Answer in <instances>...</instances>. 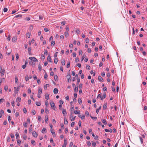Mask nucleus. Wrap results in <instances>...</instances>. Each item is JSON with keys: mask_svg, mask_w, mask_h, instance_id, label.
Returning a JSON list of instances; mask_svg holds the SVG:
<instances>
[{"mask_svg": "<svg viewBox=\"0 0 147 147\" xmlns=\"http://www.w3.org/2000/svg\"><path fill=\"white\" fill-rule=\"evenodd\" d=\"M74 107H72L71 108L70 113V115L69 119L71 121H72L74 120L75 118L76 117V116H75L74 117H73V111H74Z\"/></svg>", "mask_w": 147, "mask_h": 147, "instance_id": "1", "label": "nucleus"}, {"mask_svg": "<svg viewBox=\"0 0 147 147\" xmlns=\"http://www.w3.org/2000/svg\"><path fill=\"white\" fill-rule=\"evenodd\" d=\"M66 77L67 78V81L69 82V79H71V76L70 75V71H69L67 72V75L66 76Z\"/></svg>", "mask_w": 147, "mask_h": 147, "instance_id": "2", "label": "nucleus"}, {"mask_svg": "<svg viewBox=\"0 0 147 147\" xmlns=\"http://www.w3.org/2000/svg\"><path fill=\"white\" fill-rule=\"evenodd\" d=\"M42 92V89L41 88H39L38 89V97L39 98L41 97L40 95Z\"/></svg>", "mask_w": 147, "mask_h": 147, "instance_id": "3", "label": "nucleus"}, {"mask_svg": "<svg viewBox=\"0 0 147 147\" xmlns=\"http://www.w3.org/2000/svg\"><path fill=\"white\" fill-rule=\"evenodd\" d=\"M29 59L31 60V61H32L33 62H34L35 63L36 62L38 61V60L36 59V58L34 57H30L29 58Z\"/></svg>", "mask_w": 147, "mask_h": 147, "instance_id": "4", "label": "nucleus"}, {"mask_svg": "<svg viewBox=\"0 0 147 147\" xmlns=\"http://www.w3.org/2000/svg\"><path fill=\"white\" fill-rule=\"evenodd\" d=\"M50 104L51 107L53 109L55 110V106L54 103L53 102H51Z\"/></svg>", "mask_w": 147, "mask_h": 147, "instance_id": "5", "label": "nucleus"}, {"mask_svg": "<svg viewBox=\"0 0 147 147\" xmlns=\"http://www.w3.org/2000/svg\"><path fill=\"white\" fill-rule=\"evenodd\" d=\"M19 86L17 88H16V87H14V88L15 90V94H17L18 93V91L19 90L20 88Z\"/></svg>", "mask_w": 147, "mask_h": 147, "instance_id": "6", "label": "nucleus"}, {"mask_svg": "<svg viewBox=\"0 0 147 147\" xmlns=\"http://www.w3.org/2000/svg\"><path fill=\"white\" fill-rule=\"evenodd\" d=\"M17 40V38L16 36H13L12 39V41L13 42H15Z\"/></svg>", "mask_w": 147, "mask_h": 147, "instance_id": "7", "label": "nucleus"}, {"mask_svg": "<svg viewBox=\"0 0 147 147\" xmlns=\"http://www.w3.org/2000/svg\"><path fill=\"white\" fill-rule=\"evenodd\" d=\"M33 136L35 138H36L37 137L38 134L36 133L35 131H34L32 133Z\"/></svg>", "mask_w": 147, "mask_h": 147, "instance_id": "8", "label": "nucleus"}, {"mask_svg": "<svg viewBox=\"0 0 147 147\" xmlns=\"http://www.w3.org/2000/svg\"><path fill=\"white\" fill-rule=\"evenodd\" d=\"M62 113L64 116H65L67 114V112L65 109H63L62 110Z\"/></svg>", "mask_w": 147, "mask_h": 147, "instance_id": "9", "label": "nucleus"}, {"mask_svg": "<svg viewBox=\"0 0 147 147\" xmlns=\"http://www.w3.org/2000/svg\"><path fill=\"white\" fill-rule=\"evenodd\" d=\"M4 114V111L2 110H1L0 113V118H1L2 117V115Z\"/></svg>", "mask_w": 147, "mask_h": 147, "instance_id": "10", "label": "nucleus"}, {"mask_svg": "<svg viewBox=\"0 0 147 147\" xmlns=\"http://www.w3.org/2000/svg\"><path fill=\"white\" fill-rule=\"evenodd\" d=\"M1 71V76H3L4 75V73H5V69H3Z\"/></svg>", "mask_w": 147, "mask_h": 147, "instance_id": "11", "label": "nucleus"}, {"mask_svg": "<svg viewBox=\"0 0 147 147\" xmlns=\"http://www.w3.org/2000/svg\"><path fill=\"white\" fill-rule=\"evenodd\" d=\"M58 92V90L57 88H55L53 90V92L55 94H57Z\"/></svg>", "mask_w": 147, "mask_h": 147, "instance_id": "12", "label": "nucleus"}, {"mask_svg": "<svg viewBox=\"0 0 147 147\" xmlns=\"http://www.w3.org/2000/svg\"><path fill=\"white\" fill-rule=\"evenodd\" d=\"M100 98V99L101 100H103V98H102V97L101 96V94H98V96H97V98Z\"/></svg>", "mask_w": 147, "mask_h": 147, "instance_id": "13", "label": "nucleus"}, {"mask_svg": "<svg viewBox=\"0 0 147 147\" xmlns=\"http://www.w3.org/2000/svg\"><path fill=\"white\" fill-rule=\"evenodd\" d=\"M98 79L100 81L103 82V80L102 78L100 76H98Z\"/></svg>", "mask_w": 147, "mask_h": 147, "instance_id": "14", "label": "nucleus"}, {"mask_svg": "<svg viewBox=\"0 0 147 147\" xmlns=\"http://www.w3.org/2000/svg\"><path fill=\"white\" fill-rule=\"evenodd\" d=\"M47 60L49 61L52 62V61H51V56H50V55H49L48 56V57H47Z\"/></svg>", "mask_w": 147, "mask_h": 147, "instance_id": "15", "label": "nucleus"}, {"mask_svg": "<svg viewBox=\"0 0 147 147\" xmlns=\"http://www.w3.org/2000/svg\"><path fill=\"white\" fill-rule=\"evenodd\" d=\"M65 63V60L64 59L61 60V63L62 65H64Z\"/></svg>", "mask_w": 147, "mask_h": 147, "instance_id": "16", "label": "nucleus"}, {"mask_svg": "<svg viewBox=\"0 0 147 147\" xmlns=\"http://www.w3.org/2000/svg\"><path fill=\"white\" fill-rule=\"evenodd\" d=\"M107 103H106L104 105H103V108L104 109H107Z\"/></svg>", "mask_w": 147, "mask_h": 147, "instance_id": "17", "label": "nucleus"}, {"mask_svg": "<svg viewBox=\"0 0 147 147\" xmlns=\"http://www.w3.org/2000/svg\"><path fill=\"white\" fill-rule=\"evenodd\" d=\"M102 123H104L105 125L107 124V122L106 121V120L105 119H102Z\"/></svg>", "mask_w": 147, "mask_h": 147, "instance_id": "18", "label": "nucleus"}, {"mask_svg": "<svg viewBox=\"0 0 147 147\" xmlns=\"http://www.w3.org/2000/svg\"><path fill=\"white\" fill-rule=\"evenodd\" d=\"M29 63L30 64L32 65H34L35 64V63L31 60V61H29Z\"/></svg>", "mask_w": 147, "mask_h": 147, "instance_id": "19", "label": "nucleus"}, {"mask_svg": "<svg viewBox=\"0 0 147 147\" xmlns=\"http://www.w3.org/2000/svg\"><path fill=\"white\" fill-rule=\"evenodd\" d=\"M21 98L20 97H18L16 100V102H19L21 101Z\"/></svg>", "mask_w": 147, "mask_h": 147, "instance_id": "20", "label": "nucleus"}, {"mask_svg": "<svg viewBox=\"0 0 147 147\" xmlns=\"http://www.w3.org/2000/svg\"><path fill=\"white\" fill-rule=\"evenodd\" d=\"M15 82L16 84H18V78L17 76H15Z\"/></svg>", "mask_w": 147, "mask_h": 147, "instance_id": "21", "label": "nucleus"}, {"mask_svg": "<svg viewBox=\"0 0 147 147\" xmlns=\"http://www.w3.org/2000/svg\"><path fill=\"white\" fill-rule=\"evenodd\" d=\"M45 120L46 123H47V121H48V119L47 115H45Z\"/></svg>", "mask_w": 147, "mask_h": 147, "instance_id": "22", "label": "nucleus"}, {"mask_svg": "<svg viewBox=\"0 0 147 147\" xmlns=\"http://www.w3.org/2000/svg\"><path fill=\"white\" fill-rule=\"evenodd\" d=\"M47 132V130L45 128L43 129L42 131V133L43 134H45Z\"/></svg>", "mask_w": 147, "mask_h": 147, "instance_id": "23", "label": "nucleus"}, {"mask_svg": "<svg viewBox=\"0 0 147 147\" xmlns=\"http://www.w3.org/2000/svg\"><path fill=\"white\" fill-rule=\"evenodd\" d=\"M64 123L65 125H67L68 124V121L66 119V118H64Z\"/></svg>", "mask_w": 147, "mask_h": 147, "instance_id": "24", "label": "nucleus"}, {"mask_svg": "<svg viewBox=\"0 0 147 147\" xmlns=\"http://www.w3.org/2000/svg\"><path fill=\"white\" fill-rule=\"evenodd\" d=\"M58 61V60L57 58H55L54 60V62L55 64H57Z\"/></svg>", "mask_w": 147, "mask_h": 147, "instance_id": "25", "label": "nucleus"}, {"mask_svg": "<svg viewBox=\"0 0 147 147\" xmlns=\"http://www.w3.org/2000/svg\"><path fill=\"white\" fill-rule=\"evenodd\" d=\"M101 106H100L98 109H97L96 110V112L97 114L98 113V112H99V111L101 109Z\"/></svg>", "mask_w": 147, "mask_h": 147, "instance_id": "26", "label": "nucleus"}, {"mask_svg": "<svg viewBox=\"0 0 147 147\" xmlns=\"http://www.w3.org/2000/svg\"><path fill=\"white\" fill-rule=\"evenodd\" d=\"M106 97V93L105 92H104L102 95V97L103 98V99L105 98Z\"/></svg>", "mask_w": 147, "mask_h": 147, "instance_id": "27", "label": "nucleus"}, {"mask_svg": "<svg viewBox=\"0 0 147 147\" xmlns=\"http://www.w3.org/2000/svg\"><path fill=\"white\" fill-rule=\"evenodd\" d=\"M28 51L29 53V54H30V52L31 51V47H28Z\"/></svg>", "mask_w": 147, "mask_h": 147, "instance_id": "28", "label": "nucleus"}, {"mask_svg": "<svg viewBox=\"0 0 147 147\" xmlns=\"http://www.w3.org/2000/svg\"><path fill=\"white\" fill-rule=\"evenodd\" d=\"M49 86V84H47L45 85L44 86V89L45 90H46L47 89V87Z\"/></svg>", "mask_w": 147, "mask_h": 147, "instance_id": "29", "label": "nucleus"}, {"mask_svg": "<svg viewBox=\"0 0 147 147\" xmlns=\"http://www.w3.org/2000/svg\"><path fill=\"white\" fill-rule=\"evenodd\" d=\"M16 139H18V138H19V134L18 132H17L16 134Z\"/></svg>", "mask_w": 147, "mask_h": 147, "instance_id": "30", "label": "nucleus"}, {"mask_svg": "<svg viewBox=\"0 0 147 147\" xmlns=\"http://www.w3.org/2000/svg\"><path fill=\"white\" fill-rule=\"evenodd\" d=\"M25 79L26 81H28L29 80V77L28 75L26 76Z\"/></svg>", "mask_w": 147, "mask_h": 147, "instance_id": "31", "label": "nucleus"}, {"mask_svg": "<svg viewBox=\"0 0 147 147\" xmlns=\"http://www.w3.org/2000/svg\"><path fill=\"white\" fill-rule=\"evenodd\" d=\"M45 98L47 99V100H48L49 99V95L48 94H46L45 95Z\"/></svg>", "mask_w": 147, "mask_h": 147, "instance_id": "32", "label": "nucleus"}, {"mask_svg": "<svg viewBox=\"0 0 147 147\" xmlns=\"http://www.w3.org/2000/svg\"><path fill=\"white\" fill-rule=\"evenodd\" d=\"M27 125H27V123L24 122L23 123V126L24 127L27 128Z\"/></svg>", "mask_w": 147, "mask_h": 147, "instance_id": "33", "label": "nucleus"}, {"mask_svg": "<svg viewBox=\"0 0 147 147\" xmlns=\"http://www.w3.org/2000/svg\"><path fill=\"white\" fill-rule=\"evenodd\" d=\"M92 144L93 146L95 147L96 145V143L94 141L92 142Z\"/></svg>", "mask_w": 147, "mask_h": 147, "instance_id": "34", "label": "nucleus"}, {"mask_svg": "<svg viewBox=\"0 0 147 147\" xmlns=\"http://www.w3.org/2000/svg\"><path fill=\"white\" fill-rule=\"evenodd\" d=\"M36 105L38 106H40L41 105L40 102H36Z\"/></svg>", "mask_w": 147, "mask_h": 147, "instance_id": "35", "label": "nucleus"}, {"mask_svg": "<svg viewBox=\"0 0 147 147\" xmlns=\"http://www.w3.org/2000/svg\"><path fill=\"white\" fill-rule=\"evenodd\" d=\"M78 103H79L80 104H81L82 103V100L81 99V98H79L78 99Z\"/></svg>", "mask_w": 147, "mask_h": 147, "instance_id": "36", "label": "nucleus"}, {"mask_svg": "<svg viewBox=\"0 0 147 147\" xmlns=\"http://www.w3.org/2000/svg\"><path fill=\"white\" fill-rule=\"evenodd\" d=\"M74 113L75 114H80V111H74Z\"/></svg>", "mask_w": 147, "mask_h": 147, "instance_id": "37", "label": "nucleus"}, {"mask_svg": "<svg viewBox=\"0 0 147 147\" xmlns=\"http://www.w3.org/2000/svg\"><path fill=\"white\" fill-rule=\"evenodd\" d=\"M30 33H28L26 34V37H28V38H30Z\"/></svg>", "mask_w": 147, "mask_h": 147, "instance_id": "38", "label": "nucleus"}, {"mask_svg": "<svg viewBox=\"0 0 147 147\" xmlns=\"http://www.w3.org/2000/svg\"><path fill=\"white\" fill-rule=\"evenodd\" d=\"M54 78L55 81H56L58 80V76L57 75H55L54 76Z\"/></svg>", "mask_w": 147, "mask_h": 147, "instance_id": "39", "label": "nucleus"}, {"mask_svg": "<svg viewBox=\"0 0 147 147\" xmlns=\"http://www.w3.org/2000/svg\"><path fill=\"white\" fill-rule=\"evenodd\" d=\"M45 113L47 114H48L49 113V111L47 109V108H45Z\"/></svg>", "mask_w": 147, "mask_h": 147, "instance_id": "40", "label": "nucleus"}, {"mask_svg": "<svg viewBox=\"0 0 147 147\" xmlns=\"http://www.w3.org/2000/svg\"><path fill=\"white\" fill-rule=\"evenodd\" d=\"M48 75L47 73H45L44 76V78L46 80L47 78Z\"/></svg>", "mask_w": 147, "mask_h": 147, "instance_id": "41", "label": "nucleus"}, {"mask_svg": "<svg viewBox=\"0 0 147 147\" xmlns=\"http://www.w3.org/2000/svg\"><path fill=\"white\" fill-rule=\"evenodd\" d=\"M67 141L66 139H65L64 140V145H67Z\"/></svg>", "mask_w": 147, "mask_h": 147, "instance_id": "42", "label": "nucleus"}, {"mask_svg": "<svg viewBox=\"0 0 147 147\" xmlns=\"http://www.w3.org/2000/svg\"><path fill=\"white\" fill-rule=\"evenodd\" d=\"M53 130H52L51 131V133L53 135V137H55V133L54 132H53L52 131Z\"/></svg>", "mask_w": 147, "mask_h": 147, "instance_id": "43", "label": "nucleus"}, {"mask_svg": "<svg viewBox=\"0 0 147 147\" xmlns=\"http://www.w3.org/2000/svg\"><path fill=\"white\" fill-rule=\"evenodd\" d=\"M69 35V34L68 32H65V36L66 37H67Z\"/></svg>", "mask_w": 147, "mask_h": 147, "instance_id": "44", "label": "nucleus"}, {"mask_svg": "<svg viewBox=\"0 0 147 147\" xmlns=\"http://www.w3.org/2000/svg\"><path fill=\"white\" fill-rule=\"evenodd\" d=\"M31 143L32 144L34 145H35L36 144L35 141L34 140H31Z\"/></svg>", "mask_w": 147, "mask_h": 147, "instance_id": "45", "label": "nucleus"}, {"mask_svg": "<svg viewBox=\"0 0 147 147\" xmlns=\"http://www.w3.org/2000/svg\"><path fill=\"white\" fill-rule=\"evenodd\" d=\"M16 60L17 61L19 59V55L18 54H16Z\"/></svg>", "mask_w": 147, "mask_h": 147, "instance_id": "46", "label": "nucleus"}, {"mask_svg": "<svg viewBox=\"0 0 147 147\" xmlns=\"http://www.w3.org/2000/svg\"><path fill=\"white\" fill-rule=\"evenodd\" d=\"M8 89L7 86H4V90L5 91H7Z\"/></svg>", "mask_w": 147, "mask_h": 147, "instance_id": "47", "label": "nucleus"}, {"mask_svg": "<svg viewBox=\"0 0 147 147\" xmlns=\"http://www.w3.org/2000/svg\"><path fill=\"white\" fill-rule=\"evenodd\" d=\"M23 138L24 140H26L27 139V136L26 135L24 134L23 135Z\"/></svg>", "mask_w": 147, "mask_h": 147, "instance_id": "48", "label": "nucleus"}, {"mask_svg": "<svg viewBox=\"0 0 147 147\" xmlns=\"http://www.w3.org/2000/svg\"><path fill=\"white\" fill-rule=\"evenodd\" d=\"M85 41L86 43H88L89 42V39L88 38H86V39Z\"/></svg>", "mask_w": 147, "mask_h": 147, "instance_id": "49", "label": "nucleus"}, {"mask_svg": "<svg viewBox=\"0 0 147 147\" xmlns=\"http://www.w3.org/2000/svg\"><path fill=\"white\" fill-rule=\"evenodd\" d=\"M38 68L39 71H40L41 70L42 67L40 65H38Z\"/></svg>", "mask_w": 147, "mask_h": 147, "instance_id": "50", "label": "nucleus"}, {"mask_svg": "<svg viewBox=\"0 0 147 147\" xmlns=\"http://www.w3.org/2000/svg\"><path fill=\"white\" fill-rule=\"evenodd\" d=\"M139 138H140V140L141 141V143L142 144L143 143V140L142 138V137H140Z\"/></svg>", "mask_w": 147, "mask_h": 147, "instance_id": "51", "label": "nucleus"}, {"mask_svg": "<svg viewBox=\"0 0 147 147\" xmlns=\"http://www.w3.org/2000/svg\"><path fill=\"white\" fill-rule=\"evenodd\" d=\"M87 145L89 146H90L91 145V143L89 141H88V142H87Z\"/></svg>", "mask_w": 147, "mask_h": 147, "instance_id": "52", "label": "nucleus"}, {"mask_svg": "<svg viewBox=\"0 0 147 147\" xmlns=\"http://www.w3.org/2000/svg\"><path fill=\"white\" fill-rule=\"evenodd\" d=\"M70 63L69 62H68L67 64V68H68L69 67H70Z\"/></svg>", "mask_w": 147, "mask_h": 147, "instance_id": "53", "label": "nucleus"}, {"mask_svg": "<svg viewBox=\"0 0 147 147\" xmlns=\"http://www.w3.org/2000/svg\"><path fill=\"white\" fill-rule=\"evenodd\" d=\"M86 68L87 69H88V70H90V67L89 65H87L86 66Z\"/></svg>", "mask_w": 147, "mask_h": 147, "instance_id": "54", "label": "nucleus"}, {"mask_svg": "<svg viewBox=\"0 0 147 147\" xmlns=\"http://www.w3.org/2000/svg\"><path fill=\"white\" fill-rule=\"evenodd\" d=\"M55 41H52L51 43V46H54L55 45Z\"/></svg>", "mask_w": 147, "mask_h": 147, "instance_id": "55", "label": "nucleus"}, {"mask_svg": "<svg viewBox=\"0 0 147 147\" xmlns=\"http://www.w3.org/2000/svg\"><path fill=\"white\" fill-rule=\"evenodd\" d=\"M29 132L30 133H32V127H30L29 128Z\"/></svg>", "mask_w": 147, "mask_h": 147, "instance_id": "56", "label": "nucleus"}, {"mask_svg": "<svg viewBox=\"0 0 147 147\" xmlns=\"http://www.w3.org/2000/svg\"><path fill=\"white\" fill-rule=\"evenodd\" d=\"M17 143L20 146L21 143V141L20 140H18L17 141Z\"/></svg>", "mask_w": 147, "mask_h": 147, "instance_id": "57", "label": "nucleus"}, {"mask_svg": "<svg viewBox=\"0 0 147 147\" xmlns=\"http://www.w3.org/2000/svg\"><path fill=\"white\" fill-rule=\"evenodd\" d=\"M8 9L7 8H4L3 9V11L4 12H6L7 11Z\"/></svg>", "mask_w": 147, "mask_h": 147, "instance_id": "58", "label": "nucleus"}, {"mask_svg": "<svg viewBox=\"0 0 147 147\" xmlns=\"http://www.w3.org/2000/svg\"><path fill=\"white\" fill-rule=\"evenodd\" d=\"M11 139L9 137H8L7 138V142H9L10 141Z\"/></svg>", "mask_w": 147, "mask_h": 147, "instance_id": "59", "label": "nucleus"}, {"mask_svg": "<svg viewBox=\"0 0 147 147\" xmlns=\"http://www.w3.org/2000/svg\"><path fill=\"white\" fill-rule=\"evenodd\" d=\"M85 114L87 116H88L89 115V113L88 111H86L85 112Z\"/></svg>", "mask_w": 147, "mask_h": 147, "instance_id": "60", "label": "nucleus"}, {"mask_svg": "<svg viewBox=\"0 0 147 147\" xmlns=\"http://www.w3.org/2000/svg\"><path fill=\"white\" fill-rule=\"evenodd\" d=\"M78 87H75V89H74V91L75 92H78Z\"/></svg>", "mask_w": 147, "mask_h": 147, "instance_id": "61", "label": "nucleus"}, {"mask_svg": "<svg viewBox=\"0 0 147 147\" xmlns=\"http://www.w3.org/2000/svg\"><path fill=\"white\" fill-rule=\"evenodd\" d=\"M28 92L29 94H30L31 92V89L30 88L28 89Z\"/></svg>", "mask_w": 147, "mask_h": 147, "instance_id": "62", "label": "nucleus"}, {"mask_svg": "<svg viewBox=\"0 0 147 147\" xmlns=\"http://www.w3.org/2000/svg\"><path fill=\"white\" fill-rule=\"evenodd\" d=\"M65 29L67 32H68L69 31V26H67L66 27Z\"/></svg>", "mask_w": 147, "mask_h": 147, "instance_id": "63", "label": "nucleus"}, {"mask_svg": "<svg viewBox=\"0 0 147 147\" xmlns=\"http://www.w3.org/2000/svg\"><path fill=\"white\" fill-rule=\"evenodd\" d=\"M56 122L55 120L54 119H53V124L55 125L56 124Z\"/></svg>", "mask_w": 147, "mask_h": 147, "instance_id": "64", "label": "nucleus"}]
</instances>
